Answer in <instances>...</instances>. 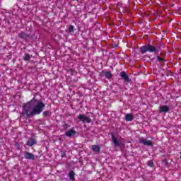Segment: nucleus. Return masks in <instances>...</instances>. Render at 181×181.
Here are the masks:
<instances>
[{"mask_svg":"<svg viewBox=\"0 0 181 181\" xmlns=\"http://www.w3.org/2000/svg\"><path fill=\"white\" fill-rule=\"evenodd\" d=\"M37 144V141L33 138H30L27 141V145L28 146H33V145H36Z\"/></svg>","mask_w":181,"mask_h":181,"instance_id":"nucleus-8","label":"nucleus"},{"mask_svg":"<svg viewBox=\"0 0 181 181\" xmlns=\"http://www.w3.org/2000/svg\"><path fill=\"white\" fill-rule=\"evenodd\" d=\"M148 166H149L150 168H153L155 166V165L153 164V160H148Z\"/></svg>","mask_w":181,"mask_h":181,"instance_id":"nucleus-21","label":"nucleus"},{"mask_svg":"<svg viewBox=\"0 0 181 181\" xmlns=\"http://www.w3.org/2000/svg\"><path fill=\"white\" fill-rule=\"evenodd\" d=\"M71 32H74V26L73 25L69 27V33H71Z\"/></svg>","mask_w":181,"mask_h":181,"instance_id":"nucleus-20","label":"nucleus"},{"mask_svg":"<svg viewBox=\"0 0 181 181\" xmlns=\"http://www.w3.org/2000/svg\"><path fill=\"white\" fill-rule=\"evenodd\" d=\"M30 57H32V55L29 54L28 53H25L23 59L24 62H29V60H30Z\"/></svg>","mask_w":181,"mask_h":181,"instance_id":"nucleus-14","label":"nucleus"},{"mask_svg":"<svg viewBox=\"0 0 181 181\" xmlns=\"http://www.w3.org/2000/svg\"><path fill=\"white\" fill-rule=\"evenodd\" d=\"M169 111V106L165 105V106H160V110L159 112H168Z\"/></svg>","mask_w":181,"mask_h":181,"instance_id":"nucleus-11","label":"nucleus"},{"mask_svg":"<svg viewBox=\"0 0 181 181\" xmlns=\"http://www.w3.org/2000/svg\"><path fill=\"white\" fill-rule=\"evenodd\" d=\"M156 59L159 63L166 62V59H165L164 58H162L160 55L156 56Z\"/></svg>","mask_w":181,"mask_h":181,"instance_id":"nucleus-17","label":"nucleus"},{"mask_svg":"<svg viewBox=\"0 0 181 181\" xmlns=\"http://www.w3.org/2000/svg\"><path fill=\"white\" fill-rule=\"evenodd\" d=\"M160 56H162V53L160 54Z\"/></svg>","mask_w":181,"mask_h":181,"instance_id":"nucleus-24","label":"nucleus"},{"mask_svg":"<svg viewBox=\"0 0 181 181\" xmlns=\"http://www.w3.org/2000/svg\"><path fill=\"white\" fill-rule=\"evenodd\" d=\"M120 77H122L126 83L131 82V79H129V76H128V75L127 74V72H125V71L120 72Z\"/></svg>","mask_w":181,"mask_h":181,"instance_id":"nucleus-5","label":"nucleus"},{"mask_svg":"<svg viewBox=\"0 0 181 181\" xmlns=\"http://www.w3.org/2000/svg\"><path fill=\"white\" fill-rule=\"evenodd\" d=\"M105 76L106 78H111L112 77V74H111L110 71H107L105 73Z\"/></svg>","mask_w":181,"mask_h":181,"instance_id":"nucleus-18","label":"nucleus"},{"mask_svg":"<svg viewBox=\"0 0 181 181\" xmlns=\"http://www.w3.org/2000/svg\"><path fill=\"white\" fill-rule=\"evenodd\" d=\"M69 179L71 180V181H74L76 180V173H74V171L71 170L69 172Z\"/></svg>","mask_w":181,"mask_h":181,"instance_id":"nucleus-13","label":"nucleus"},{"mask_svg":"<svg viewBox=\"0 0 181 181\" xmlns=\"http://www.w3.org/2000/svg\"><path fill=\"white\" fill-rule=\"evenodd\" d=\"M77 134V132L74 130V129H70L69 131L65 132L66 136H68V138H71V136H73V135H76Z\"/></svg>","mask_w":181,"mask_h":181,"instance_id":"nucleus-6","label":"nucleus"},{"mask_svg":"<svg viewBox=\"0 0 181 181\" xmlns=\"http://www.w3.org/2000/svg\"><path fill=\"white\" fill-rule=\"evenodd\" d=\"M29 36H30V34H28L23 32L18 33V37H20V39L26 40L28 37H29Z\"/></svg>","mask_w":181,"mask_h":181,"instance_id":"nucleus-9","label":"nucleus"},{"mask_svg":"<svg viewBox=\"0 0 181 181\" xmlns=\"http://www.w3.org/2000/svg\"><path fill=\"white\" fill-rule=\"evenodd\" d=\"M161 47L159 45L156 46H153L151 44L148 45H144L140 47V52L142 54H145L146 52H149V53H155V54H158L159 52H160Z\"/></svg>","mask_w":181,"mask_h":181,"instance_id":"nucleus-2","label":"nucleus"},{"mask_svg":"<svg viewBox=\"0 0 181 181\" xmlns=\"http://www.w3.org/2000/svg\"><path fill=\"white\" fill-rule=\"evenodd\" d=\"M140 144H142L145 146H153L152 141L151 140L144 139L143 138L139 139Z\"/></svg>","mask_w":181,"mask_h":181,"instance_id":"nucleus-4","label":"nucleus"},{"mask_svg":"<svg viewBox=\"0 0 181 181\" xmlns=\"http://www.w3.org/2000/svg\"><path fill=\"white\" fill-rule=\"evenodd\" d=\"M63 128L65 131H67V129H69V128H70V124L65 123L63 126Z\"/></svg>","mask_w":181,"mask_h":181,"instance_id":"nucleus-19","label":"nucleus"},{"mask_svg":"<svg viewBox=\"0 0 181 181\" xmlns=\"http://www.w3.org/2000/svg\"><path fill=\"white\" fill-rule=\"evenodd\" d=\"M112 139L115 146H119V141H118V139H117L114 134H112Z\"/></svg>","mask_w":181,"mask_h":181,"instance_id":"nucleus-12","label":"nucleus"},{"mask_svg":"<svg viewBox=\"0 0 181 181\" xmlns=\"http://www.w3.org/2000/svg\"><path fill=\"white\" fill-rule=\"evenodd\" d=\"M127 3V5H129V0H126Z\"/></svg>","mask_w":181,"mask_h":181,"instance_id":"nucleus-23","label":"nucleus"},{"mask_svg":"<svg viewBox=\"0 0 181 181\" xmlns=\"http://www.w3.org/2000/svg\"><path fill=\"white\" fill-rule=\"evenodd\" d=\"M42 115L43 117H50V115H52V112L49 110L44 111Z\"/></svg>","mask_w":181,"mask_h":181,"instance_id":"nucleus-16","label":"nucleus"},{"mask_svg":"<svg viewBox=\"0 0 181 181\" xmlns=\"http://www.w3.org/2000/svg\"><path fill=\"white\" fill-rule=\"evenodd\" d=\"M46 105L43 101L33 98L30 101L23 104L21 117L30 118L35 115H39L45 110Z\"/></svg>","mask_w":181,"mask_h":181,"instance_id":"nucleus-1","label":"nucleus"},{"mask_svg":"<svg viewBox=\"0 0 181 181\" xmlns=\"http://www.w3.org/2000/svg\"><path fill=\"white\" fill-rule=\"evenodd\" d=\"M100 149H101V148L98 145L92 146V151H93V152H100Z\"/></svg>","mask_w":181,"mask_h":181,"instance_id":"nucleus-15","label":"nucleus"},{"mask_svg":"<svg viewBox=\"0 0 181 181\" xmlns=\"http://www.w3.org/2000/svg\"><path fill=\"white\" fill-rule=\"evenodd\" d=\"M124 119L128 122H131V121L134 120V116L132 115V114H127L125 115Z\"/></svg>","mask_w":181,"mask_h":181,"instance_id":"nucleus-10","label":"nucleus"},{"mask_svg":"<svg viewBox=\"0 0 181 181\" xmlns=\"http://www.w3.org/2000/svg\"><path fill=\"white\" fill-rule=\"evenodd\" d=\"M62 158H66V153L62 152L61 153Z\"/></svg>","mask_w":181,"mask_h":181,"instance_id":"nucleus-22","label":"nucleus"},{"mask_svg":"<svg viewBox=\"0 0 181 181\" xmlns=\"http://www.w3.org/2000/svg\"><path fill=\"white\" fill-rule=\"evenodd\" d=\"M24 158L25 159H29V160H33V159H35V155H33L32 153L25 151L24 153Z\"/></svg>","mask_w":181,"mask_h":181,"instance_id":"nucleus-7","label":"nucleus"},{"mask_svg":"<svg viewBox=\"0 0 181 181\" xmlns=\"http://www.w3.org/2000/svg\"><path fill=\"white\" fill-rule=\"evenodd\" d=\"M78 119H79V121L83 124H90V122H91V118L81 114L78 116Z\"/></svg>","mask_w":181,"mask_h":181,"instance_id":"nucleus-3","label":"nucleus"}]
</instances>
